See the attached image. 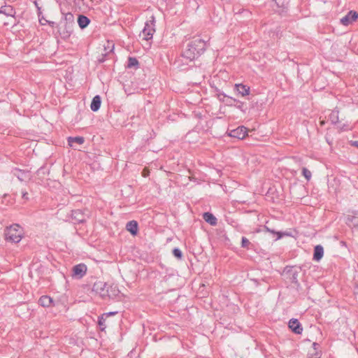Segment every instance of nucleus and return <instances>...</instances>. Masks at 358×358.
Returning <instances> with one entry per match:
<instances>
[{
	"label": "nucleus",
	"instance_id": "1",
	"mask_svg": "<svg viewBox=\"0 0 358 358\" xmlns=\"http://www.w3.org/2000/svg\"><path fill=\"white\" fill-rule=\"evenodd\" d=\"M206 42L199 38H196L189 42L181 54V62L185 60L186 63L192 62L200 56L206 50Z\"/></svg>",
	"mask_w": 358,
	"mask_h": 358
},
{
	"label": "nucleus",
	"instance_id": "2",
	"mask_svg": "<svg viewBox=\"0 0 358 358\" xmlns=\"http://www.w3.org/2000/svg\"><path fill=\"white\" fill-rule=\"evenodd\" d=\"M62 27L59 29L60 34L62 38H69L73 31V26L75 24L74 16L71 13L64 14V17L60 22Z\"/></svg>",
	"mask_w": 358,
	"mask_h": 358
},
{
	"label": "nucleus",
	"instance_id": "3",
	"mask_svg": "<svg viewBox=\"0 0 358 358\" xmlns=\"http://www.w3.org/2000/svg\"><path fill=\"white\" fill-rule=\"evenodd\" d=\"M22 234L23 230L17 224H14L6 227L4 231L5 239L7 241L15 243H19L21 241Z\"/></svg>",
	"mask_w": 358,
	"mask_h": 358
},
{
	"label": "nucleus",
	"instance_id": "4",
	"mask_svg": "<svg viewBox=\"0 0 358 358\" xmlns=\"http://www.w3.org/2000/svg\"><path fill=\"white\" fill-rule=\"evenodd\" d=\"M155 17L154 16H152L151 20L145 23V27L142 31V38L143 40L149 41L152 38V36L155 32Z\"/></svg>",
	"mask_w": 358,
	"mask_h": 358
},
{
	"label": "nucleus",
	"instance_id": "5",
	"mask_svg": "<svg viewBox=\"0 0 358 358\" xmlns=\"http://www.w3.org/2000/svg\"><path fill=\"white\" fill-rule=\"evenodd\" d=\"M108 283L103 281H96L94 283L92 291L99 294L103 299H106V293Z\"/></svg>",
	"mask_w": 358,
	"mask_h": 358
},
{
	"label": "nucleus",
	"instance_id": "6",
	"mask_svg": "<svg viewBox=\"0 0 358 358\" xmlns=\"http://www.w3.org/2000/svg\"><path fill=\"white\" fill-rule=\"evenodd\" d=\"M87 266L85 264L75 265L72 268V277L81 279L87 273Z\"/></svg>",
	"mask_w": 358,
	"mask_h": 358
},
{
	"label": "nucleus",
	"instance_id": "7",
	"mask_svg": "<svg viewBox=\"0 0 358 358\" xmlns=\"http://www.w3.org/2000/svg\"><path fill=\"white\" fill-rule=\"evenodd\" d=\"M357 18L358 13L355 10H350L340 20V22L343 25L348 26L356 21Z\"/></svg>",
	"mask_w": 358,
	"mask_h": 358
},
{
	"label": "nucleus",
	"instance_id": "8",
	"mask_svg": "<svg viewBox=\"0 0 358 358\" xmlns=\"http://www.w3.org/2000/svg\"><path fill=\"white\" fill-rule=\"evenodd\" d=\"M248 129L243 126L238 127L230 131L229 135L232 138L243 139L247 135Z\"/></svg>",
	"mask_w": 358,
	"mask_h": 358
},
{
	"label": "nucleus",
	"instance_id": "9",
	"mask_svg": "<svg viewBox=\"0 0 358 358\" xmlns=\"http://www.w3.org/2000/svg\"><path fill=\"white\" fill-rule=\"evenodd\" d=\"M71 216L75 224L83 223L87 217V215L80 209L72 210Z\"/></svg>",
	"mask_w": 358,
	"mask_h": 358
},
{
	"label": "nucleus",
	"instance_id": "10",
	"mask_svg": "<svg viewBox=\"0 0 358 358\" xmlns=\"http://www.w3.org/2000/svg\"><path fill=\"white\" fill-rule=\"evenodd\" d=\"M301 270L300 267L296 268L294 266H287L285 268V272L289 275V278L293 283L298 284V275Z\"/></svg>",
	"mask_w": 358,
	"mask_h": 358
},
{
	"label": "nucleus",
	"instance_id": "11",
	"mask_svg": "<svg viewBox=\"0 0 358 358\" xmlns=\"http://www.w3.org/2000/svg\"><path fill=\"white\" fill-rule=\"evenodd\" d=\"M119 294L120 290L118 289L117 285L108 284L106 293V299H115L119 295Z\"/></svg>",
	"mask_w": 358,
	"mask_h": 358
},
{
	"label": "nucleus",
	"instance_id": "12",
	"mask_svg": "<svg viewBox=\"0 0 358 358\" xmlns=\"http://www.w3.org/2000/svg\"><path fill=\"white\" fill-rule=\"evenodd\" d=\"M288 326L296 334H301L303 331V327L297 319H291L289 321Z\"/></svg>",
	"mask_w": 358,
	"mask_h": 358
},
{
	"label": "nucleus",
	"instance_id": "13",
	"mask_svg": "<svg viewBox=\"0 0 358 358\" xmlns=\"http://www.w3.org/2000/svg\"><path fill=\"white\" fill-rule=\"evenodd\" d=\"M13 174L17 178V179L20 181H25L27 179H29V174L28 171H25L21 170L17 168L13 169L12 171Z\"/></svg>",
	"mask_w": 358,
	"mask_h": 358
},
{
	"label": "nucleus",
	"instance_id": "14",
	"mask_svg": "<svg viewBox=\"0 0 358 358\" xmlns=\"http://www.w3.org/2000/svg\"><path fill=\"white\" fill-rule=\"evenodd\" d=\"M234 88L237 93L242 96L248 95L250 93V87L243 84H236Z\"/></svg>",
	"mask_w": 358,
	"mask_h": 358
},
{
	"label": "nucleus",
	"instance_id": "15",
	"mask_svg": "<svg viewBox=\"0 0 358 358\" xmlns=\"http://www.w3.org/2000/svg\"><path fill=\"white\" fill-rule=\"evenodd\" d=\"M126 229L131 233V235L135 236L138 232V223L135 220L129 221L127 223Z\"/></svg>",
	"mask_w": 358,
	"mask_h": 358
},
{
	"label": "nucleus",
	"instance_id": "16",
	"mask_svg": "<svg viewBox=\"0 0 358 358\" xmlns=\"http://www.w3.org/2000/svg\"><path fill=\"white\" fill-rule=\"evenodd\" d=\"M101 99L99 95H96L92 99L91 102L90 108L92 111L96 112L101 107Z\"/></svg>",
	"mask_w": 358,
	"mask_h": 358
},
{
	"label": "nucleus",
	"instance_id": "17",
	"mask_svg": "<svg viewBox=\"0 0 358 358\" xmlns=\"http://www.w3.org/2000/svg\"><path fill=\"white\" fill-rule=\"evenodd\" d=\"M203 219L212 226H215L217 222V218L209 212H206L203 214Z\"/></svg>",
	"mask_w": 358,
	"mask_h": 358
},
{
	"label": "nucleus",
	"instance_id": "18",
	"mask_svg": "<svg viewBox=\"0 0 358 358\" xmlns=\"http://www.w3.org/2000/svg\"><path fill=\"white\" fill-rule=\"evenodd\" d=\"M324 255L323 247L320 245H317L314 248L313 259L315 261H320Z\"/></svg>",
	"mask_w": 358,
	"mask_h": 358
},
{
	"label": "nucleus",
	"instance_id": "19",
	"mask_svg": "<svg viewBox=\"0 0 358 358\" xmlns=\"http://www.w3.org/2000/svg\"><path fill=\"white\" fill-rule=\"evenodd\" d=\"M90 22V20L83 15H79L78 17V24L79 27L83 29L86 28Z\"/></svg>",
	"mask_w": 358,
	"mask_h": 358
},
{
	"label": "nucleus",
	"instance_id": "20",
	"mask_svg": "<svg viewBox=\"0 0 358 358\" xmlns=\"http://www.w3.org/2000/svg\"><path fill=\"white\" fill-rule=\"evenodd\" d=\"M68 144L70 147H74L75 144L81 145L84 143L85 139L82 136H76V137H69L68 139Z\"/></svg>",
	"mask_w": 358,
	"mask_h": 358
},
{
	"label": "nucleus",
	"instance_id": "21",
	"mask_svg": "<svg viewBox=\"0 0 358 358\" xmlns=\"http://www.w3.org/2000/svg\"><path fill=\"white\" fill-rule=\"evenodd\" d=\"M53 303V300L49 296H42L38 300V303L43 307H50Z\"/></svg>",
	"mask_w": 358,
	"mask_h": 358
},
{
	"label": "nucleus",
	"instance_id": "22",
	"mask_svg": "<svg viewBox=\"0 0 358 358\" xmlns=\"http://www.w3.org/2000/svg\"><path fill=\"white\" fill-rule=\"evenodd\" d=\"M0 13L7 16H13L15 13L12 6H3L0 8Z\"/></svg>",
	"mask_w": 358,
	"mask_h": 358
},
{
	"label": "nucleus",
	"instance_id": "23",
	"mask_svg": "<svg viewBox=\"0 0 358 358\" xmlns=\"http://www.w3.org/2000/svg\"><path fill=\"white\" fill-rule=\"evenodd\" d=\"M138 65H139L138 61L137 60V59L136 57H129L128 62H127V68H129V69H131V68L138 69Z\"/></svg>",
	"mask_w": 358,
	"mask_h": 358
},
{
	"label": "nucleus",
	"instance_id": "24",
	"mask_svg": "<svg viewBox=\"0 0 358 358\" xmlns=\"http://www.w3.org/2000/svg\"><path fill=\"white\" fill-rule=\"evenodd\" d=\"M338 110L336 109L333 110L329 115V120L332 124H336L338 123Z\"/></svg>",
	"mask_w": 358,
	"mask_h": 358
},
{
	"label": "nucleus",
	"instance_id": "25",
	"mask_svg": "<svg viewBox=\"0 0 358 358\" xmlns=\"http://www.w3.org/2000/svg\"><path fill=\"white\" fill-rule=\"evenodd\" d=\"M264 229H266V231H268V232H270L271 234H276L278 236L275 238V240H278V239L281 238L283 236H287L288 235L287 233H282V232H280V231H275L273 229H271L267 226H264Z\"/></svg>",
	"mask_w": 358,
	"mask_h": 358
},
{
	"label": "nucleus",
	"instance_id": "26",
	"mask_svg": "<svg viewBox=\"0 0 358 358\" xmlns=\"http://www.w3.org/2000/svg\"><path fill=\"white\" fill-rule=\"evenodd\" d=\"M106 317L105 315H101L98 318V324L101 331H103L106 328V325L105 324Z\"/></svg>",
	"mask_w": 358,
	"mask_h": 358
},
{
	"label": "nucleus",
	"instance_id": "27",
	"mask_svg": "<svg viewBox=\"0 0 358 358\" xmlns=\"http://www.w3.org/2000/svg\"><path fill=\"white\" fill-rule=\"evenodd\" d=\"M234 12L236 15L243 13L246 17H249L251 15V13L248 10L240 8H234Z\"/></svg>",
	"mask_w": 358,
	"mask_h": 358
},
{
	"label": "nucleus",
	"instance_id": "28",
	"mask_svg": "<svg viewBox=\"0 0 358 358\" xmlns=\"http://www.w3.org/2000/svg\"><path fill=\"white\" fill-rule=\"evenodd\" d=\"M302 175L305 177L307 180H310L312 176L311 172L306 168L302 169Z\"/></svg>",
	"mask_w": 358,
	"mask_h": 358
},
{
	"label": "nucleus",
	"instance_id": "29",
	"mask_svg": "<svg viewBox=\"0 0 358 358\" xmlns=\"http://www.w3.org/2000/svg\"><path fill=\"white\" fill-rule=\"evenodd\" d=\"M250 244H251L250 242L249 241V240L247 238H245L244 236L242 237V239H241V247L242 248L248 249Z\"/></svg>",
	"mask_w": 358,
	"mask_h": 358
},
{
	"label": "nucleus",
	"instance_id": "30",
	"mask_svg": "<svg viewBox=\"0 0 358 358\" xmlns=\"http://www.w3.org/2000/svg\"><path fill=\"white\" fill-rule=\"evenodd\" d=\"M173 255L178 259H182V251L178 248H176L173 250Z\"/></svg>",
	"mask_w": 358,
	"mask_h": 358
},
{
	"label": "nucleus",
	"instance_id": "31",
	"mask_svg": "<svg viewBox=\"0 0 358 358\" xmlns=\"http://www.w3.org/2000/svg\"><path fill=\"white\" fill-rule=\"evenodd\" d=\"M228 99H230L231 101H234V102H236V104H234V106L237 108L243 110V102H241V101H238L237 99H233L232 97H228Z\"/></svg>",
	"mask_w": 358,
	"mask_h": 358
},
{
	"label": "nucleus",
	"instance_id": "32",
	"mask_svg": "<svg viewBox=\"0 0 358 358\" xmlns=\"http://www.w3.org/2000/svg\"><path fill=\"white\" fill-rule=\"evenodd\" d=\"M38 17H40V15H38ZM39 22L42 24V25H44L46 23H48L49 24L52 25L54 24V22H50V21H48L46 20L45 19L43 18V17H42L41 18L39 17Z\"/></svg>",
	"mask_w": 358,
	"mask_h": 358
},
{
	"label": "nucleus",
	"instance_id": "33",
	"mask_svg": "<svg viewBox=\"0 0 358 358\" xmlns=\"http://www.w3.org/2000/svg\"><path fill=\"white\" fill-rule=\"evenodd\" d=\"M217 98L219 99L220 101L225 102L226 94H224V93H220L217 94Z\"/></svg>",
	"mask_w": 358,
	"mask_h": 358
},
{
	"label": "nucleus",
	"instance_id": "34",
	"mask_svg": "<svg viewBox=\"0 0 358 358\" xmlns=\"http://www.w3.org/2000/svg\"><path fill=\"white\" fill-rule=\"evenodd\" d=\"M338 128L339 129L340 131H346V130L349 129L348 125L345 124H343L342 125H338Z\"/></svg>",
	"mask_w": 358,
	"mask_h": 358
},
{
	"label": "nucleus",
	"instance_id": "35",
	"mask_svg": "<svg viewBox=\"0 0 358 358\" xmlns=\"http://www.w3.org/2000/svg\"><path fill=\"white\" fill-rule=\"evenodd\" d=\"M228 97H229V96L226 95V99H225V103H226L227 105H229V106L234 105V101H231L230 99H228Z\"/></svg>",
	"mask_w": 358,
	"mask_h": 358
},
{
	"label": "nucleus",
	"instance_id": "36",
	"mask_svg": "<svg viewBox=\"0 0 358 358\" xmlns=\"http://www.w3.org/2000/svg\"><path fill=\"white\" fill-rule=\"evenodd\" d=\"M22 199H24L25 200L28 199V193L27 191H22Z\"/></svg>",
	"mask_w": 358,
	"mask_h": 358
},
{
	"label": "nucleus",
	"instance_id": "37",
	"mask_svg": "<svg viewBox=\"0 0 358 358\" xmlns=\"http://www.w3.org/2000/svg\"><path fill=\"white\" fill-rule=\"evenodd\" d=\"M350 145L352 146L356 147L358 148V141H351L350 142Z\"/></svg>",
	"mask_w": 358,
	"mask_h": 358
},
{
	"label": "nucleus",
	"instance_id": "38",
	"mask_svg": "<svg viewBox=\"0 0 358 358\" xmlns=\"http://www.w3.org/2000/svg\"><path fill=\"white\" fill-rule=\"evenodd\" d=\"M117 313V312H109L106 313H103V315H105V317L107 318L108 316L114 315Z\"/></svg>",
	"mask_w": 358,
	"mask_h": 358
},
{
	"label": "nucleus",
	"instance_id": "39",
	"mask_svg": "<svg viewBox=\"0 0 358 358\" xmlns=\"http://www.w3.org/2000/svg\"><path fill=\"white\" fill-rule=\"evenodd\" d=\"M313 346L315 350H317V347H319V344H317L316 343H313Z\"/></svg>",
	"mask_w": 358,
	"mask_h": 358
},
{
	"label": "nucleus",
	"instance_id": "40",
	"mask_svg": "<svg viewBox=\"0 0 358 358\" xmlns=\"http://www.w3.org/2000/svg\"><path fill=\"white\" fill-rule=\"evenodd\" d=\"M319 357H320V354L318 352H316L314 358H319Z\"/></svg>",
	"mask_w": 358,
	"mask_h": 358
},
{
	"label": "nucleus",
	"instance_id": "41",
	"mask_svg": "<svg viewBox=\"0 0 358 358\" xmlns=\"http://www.w3.org/2000/svg\"><path fill=\"white\" fill-rule=\"evenodd\" d=\"M357 294H358V292H357Z\"/></svg>",
	"mask_w": 358,
	"mask_h": 358
}]
</instances>
